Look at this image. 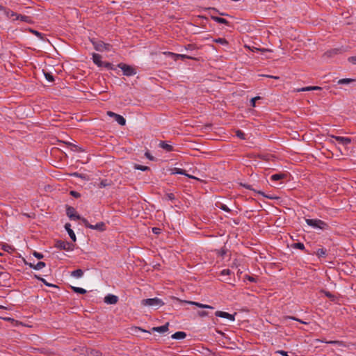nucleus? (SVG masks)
I'll return each mask as SVG.
<instances>
[{
  "label": "nucleus",
  "mask_w": 356,
  "mask_h": 356,
  "mask_svg": "<svg viewBox=\"0 0 356 356\" xmlns=\"http://www.w3.org/2000/svg\"><path fill=\"white\" fill-rule=\"evenodd\" d=\"M330 141L338 145L341 153L343 154L342 152V147L345 149L347 148L351 143V138L349 137L330 136Z\"/></svg>",
  "instance_id": "1"
},
{
  "label": "nucleus",
  "mask_w": 356,
  "mask_h": 356,
  "mask_svg": "<svg viewBox=\"0 0 356 356\" xmlns=\"http://www.w3.org/2000/svg\"><path fill=\"white\" fill-rule=\"evenodd\" d=\"M141 305L149 307L154 309H157L164 305V302L159 298H147L142 300Z\"/></svg>",
  "instance_id": "2"
},
{
  "label": "nucleus",
  "mask_w": 356,
  "mask_h": 356,
  "mask_svg": "<svg viewBox=\"0 0 356 356\" xmlns=\"http://www.w3.org/2000/svg\"><path fill=\"white\" fill-rule=\"evenodd\" d=\"M305 222L307 224L313 227L314 229H325L327 227V225L318 219H305Z\"/></svg>",
  "instance_id": "3"
},
{
  "label": "nucleus",
  "mask_w": 356,
  "mask_h": 356,
  "mask_svg": "<svg viewBox=\"0 0 356 356\" xmlns=\"http://www.w3.org/2000/svg\"><path fill=\"white\" fill-rule=\"evenodd\" d=\"M118 67L120 68L123 72V74L127 76H133L136 74V70L133 67L124 64L120 63Z\"/></svg>",
  "instance_id": "4"
},
{
  "label": "nucleus",
  "mask_w": 356,
  "mask_h": 356,
  "mask_svg": "<svg viewBox=\"0 0 356 356\" xmlns=\"http://www.w3.org/2000/svg\"><path fill=\"white\" fill-rule=\"evenodd\" d=\"M82 222L86 227L92 229L104 231L106 229V225L103 222H99L95 225L90 224L86 218H82Z\"/></svg>",
  "instance_id": "5"
},
{
  "label": "nucleus",
  "mask_w": 356,
  "mask_h": 356,
  "mask_svg": "<svg viewBox=\"0 0 356 356\" xmlns=\"http://www.w3.org/2000/svg\"><path fill=\"white\" fill-rule=\"evenodd\" d=\"M56 247L60 250H64L67 251H72L74 250V245L67 241H57L56 243Z\"/></svg>",
  "instance_id": "6"
},
{
  "label": "nucleus",
  "mask_w": 356,
  "mask_h": 356,
  "mask_svg": "<svg viewBox=\"0 0 356 356\" xmlns=\"http://www.w3.org/2000/svg\"><path fill=\"white\" fill-rule=\"evenodd\" d=\"M67 216L70 218V220H81L82 221V218L79 214L76 213V211L74 207H68L66 209Z\"/></svg>",
  "instance_id": "7"
},
{
  "label": "nucleus",
  "mask_w": 356,
  "mask_h": 356,
  "mask_svg": "<svg viewBox=\"0 0 356 356\" xmlns=\"http://www.w3.org/2000/svg\"><path fill=\"white\" fill-rule=\"evenodd\" d=\"M92 61L93 63L97 65L98 67H102L104 66L107 68H109L111 66V64L109 63H104L102 61V56L98 54H92Z\"/></svg>",
  "instance_id": "8"
},
{
  "label": "nucleus",
  "mask_w": 356,
  "mask_h": 356,
  "mask_svg": "<svg viewBox=\"0 0 356 356\" xmlns=\"http://www.w3.org/2000/svg\"><path fill=\"white\" fill-rule=\"evenodd\" d=\"M93 45H94L95 49L99 51H102L104 50L109 51L110 48H111L110 44L104 43L103 42H93Z\"/></svg>",
  "instance_id": "9"
},
{
  "label": "nucleus",
  "mask_w": 356,
  "mask_h": 356,
  "mask_svg": "<svg viewBox=\"0 0 356 356\" xmlns=\"http://www.w3.org/2000/svg\"><path fill=\"white\" fill-rule=\"evenodd\" d=\"M66 148L70 149V151H72L74 153H84V152H86V150L82 147L78 146L77 145H75V144L67 143Z\"/></svg>",
  "instance_id": "10"
},
{
  "label": "nucleus",
  "mask_w": 356,
  "mask_h": 356,
  "mask_svg": "<svg viewBox=\"0 0 356 356\" xmlns=\"http://www.w3.org/2000/svg\"><path fill=\"white\" fill-rule=\"evenodd\" d=\"M118 301V297L113 294H108L104 298V302L108 305L116 304Z\"/></svg>",
  "instance_id": "11"
},
{
  "label": "nucleus",
  "mask_w": 356,
  "mask_h": 356,
  "mask_svg": "<svg viewBox=\"0 0 356 356\" xmlns=\"http://www.w3.org/2000/svg\"><path fill=\"white\" fill-rule=\"evenodd\" d=\"M215 314L216 316L227 318L231 321H234L235 320L234 315L230 314L225 312L217 311Z\"/></svg>",
  "instance_id": "12"
},
{
  "label": "nucleus",
  "mask_w": 356,
  "mask_h": 356,
  "mask_svg": "<svg viewBox=\"0 0 356 356\" xmlns=\"http://www.w3.org/2000/svg\"><path fill=\"white\" fill-rule=\"evenodd\" d=\"M0 10L3 13V14L8 18V19H11L13 20V18H16L17 17V13L10 10H8V9H6L5 8H3V6H0Z\"/></svg>",
  "instance_id": "13"
},
{
  "label": "nucleus",
  "mask_w": 356,
  "mask_h": 356,
  "mask_svg": "<svg viewBox=\"0 0 356 356\" xmlns=\"http://www.w3.org/2000/svg\"><path fill=\"white\" fill-rule=\"evenodd\" d=\"M159 146L161 148H162L164 150H165L166 152H174L175 151L174 147L170 143H168L165 142V141H161L159 143Z\"/></svg>",
  "instance_id": "14"
},
{
  "label": "nucleus",
  "mask_w": 356,
  "mask_h": 356,
  "mask_svg": "<svg viewBox=\"0 0 356 356\" xmlns=\"http://www.w3.org/2000/svg\"><path fill=\"white\" fill-rule=\"evenodd\" d=\"M168 326H169V323H166L164 325L152 327V331L164 333L168 330Z\"/></svg>",
  "instance_id": "15"
},
{
  "label": "nucleus",
  "mask_w": 356,
  "mask_h": 356,
  "mask_svg": "<svg viewBox=\"0 0 356 356\" xmlns=\"http://www.w3.org/2000/svg\"><path fill=\"white\" fill-rule=\"evenodd\" d=\"M65 228L66 231L67 232L71 239L74 242H75L76 240V235H75L74 231L71 229V225L70 223H66L65 225Z\"/></svg>",
  "instance_id": "16"
},
{
  "label": "nucleus",
  "mask_w": 356,
  "mask_h": 356,
  "mask_svg": "<svg viewBox=\"0 0 356 356\" xmlns=\"http://www.w3.org/2000/svg\"><path fill=\"white\" fill-rule=\"evenodd\" d=\"M185 303H187V304H189V305H195L200 308H204V309H213V307L210 306V305H204V304H202V303H199V302H193V301H188V300H185L184 301Z\"/></svg>",
  "instance_id": "17"
},
{
  "label": "nucleus",
  "mask_w": 356,
  "mask_h": 356,
  "mask_svg": "<svg viewBox=\"0 0 356 356\" xmlns=\"http://www.w3.org/2000/svg\"><path fill=\"white\" fill-rule=\"evenodd\" d=\"M15 20H20L29 24L32 23V19L30 17L18 14L17 15L16 18H13V21Z\"/></svg>",
  "instance_id": "18"
},
{
  "label": "nucleus",
  "mask_w": 356,
  "mask_h": 356,
  "mask_svg": "<svg viewBox=\"0 0 356 356\" xmlns=\"http://www.w3.org/2000/svg\"><path fill=\"white\" fill-rule=\"evenodd\" d=\"M186 337V334L184 332H177L172 335L173 339H183Z\"/></svg>",
  "instance_id": "19"
},
{
  "label": "nucleus",
  "mask_w": 356,
  "mask_h": 356,
  "mask_svg": "<svg viewBox=\"0 0 356 356\" xmlns=\"http://www.w3.org/2000/svg\"><path fill=\"white\" fill-rule=\"evenodd\" d=\"M211 19L218 23V24H228V22L227 19H225V18H222V17H217V16H213V15H211Z\"/></svg>",
  "instance_id": "20"
},
{
  "label": "nucleus",
  "mask_w": 356,
  "mask_h": 356,
  "mask_svg": "<svg viewBox=\"0 0 356 356\" xmlns=\"http://www.w3.org/2000/svg\"><path fill=\"white\" fill-rule=\"evenodd\" d=\"M114 119L120 125L123 126V125H125V124H126L125 118L119 114H117L116 115H115Z\"/></svg>",
  "instance_id": "21"
},
{
  "label": "nucleus",
  "mask_w": 356,
  "mask_h": 356,
  "mask_svg": "<svg viewBox=\"0 0 356 356\" xmlns=\"http://www.w3.org/2000/svg\"><path fill=\"white\" fill-rule=\"evenodd\" d=\"M172 174H180V175H184L190 178H193V179H196L195 177L193 176H191V175H187L186 172H185V170H182V169H180V168H175L172 170Z\"/></svg>",
  "instance_id": "22"
},
{
  "label": "nucleus",
  "mask_w": 356,
  "mask_h": 356,
  "mask_svg": "<svg viewBox=\"0 0 356 356\" xmlns=\"http://www.w3.org/2000/svg\"><path fill=\"white\" fill-rule=\"evenodd\" d=\"M285 177H286V175L285 174L280 173V174L273 175L270 177V179L272 181H278V180L282 179H284Z\"/></svg>",
  "instance_id": "23"
},
{
  "label": "nucleus",
  "mask_w": 356,
  "mask_h": 356,
  "mask_svg": "<svg viewBox=\"0 0 356 356\" xmlns=\"http://www.w3.org/2000/svg\"><path fill=\"white\" fill-rule=\"evenodd\" d=\"M83 272L81 269H77L71 273V275L76 278H80L83 276Z\"/></svg>",
  "instance_id": "24"
},
{
  "label": "nucleus",
  "mask_w": 356,
  "mask_h": 356,
  "mask_svg": "<svg viewBox=\"0 0 356 356\" xmlns=\"http://www.w3.org/2000/svg\"><path fill=\"white\" fill-rule=\"evenodd\" d=\"M72 289L77 293L80 294H85L86 293V290H85L83 288L76 287V286H72Z\"/></svg>",
  "instance_id": "25"
},
{
  "label": "nucleus",
  "mask_w": 356,
  "mask_h": 356,
  "mask_svg": "<svg viewBox=\"0 0 356 356\" xmlns=\"http://www.w3.org/2000/svg\"><path fill=\"white\" fill-rule=\"evenodd\" d=\"M111 181H108L107 179H103L99 184V188H104L106 186H111Z\"/></svg>",
  "instance_id": "26"
},
{
  "label": "nucleus",
  "mask_w": 356,
  "mask_h": 356,
  "mask_svg": "<svg viewBox=\"0 0 356 356\" xmlns=\"http://www.w3.org/2000/svg\"><path fill=\"white\" fill-rule=\"evenodd\" d=\"M213 41L215 42L219 43V44H220L222 45H227V41L225 38H218L214 39Z\"/></svg>",
  "instance_id": "27"
},
{
  "label": "nucleus",
  "mask_w": 356,
  "mask_h": 356,
  "mask_svg": "<svg viewBox=\"0 0 356 356\" xmlns=\"http://www.w3.org/2000/svg\"><path fill=\"white\" fill-rule=\"evenodd\" d=\"M326 254V250L324 248H320L316 251V255L319 257H325Z\"/></svg>",
  "instance_id": "28"
},
{
  "label": "nucleus",
  "mask_w": 356,
  "mask_h": 356,
  "mask_svg": "<svg viewBox=\"0 0 356 356\" xmlns=\"http://www.w3.org/2000/svg\"><path fill=\"white\" fill-rule=\"evenodd\" d=\"M134 168L136 170H142V171H145V170H149V168L147 166L142 165H139V164H135Z\"/></svg>",
  "instance_id": "29"
},
{
  "label": "nucleus",
  "mask_w": 356,
  "mask_h": 356,
  "mask_svg": "<svg viewBox=\"0 0 356 356\" xmlns=\"http://www.w3.org/2000/svg\"><path fill=\"white\" fill-rule=\"evenodd\" d=\"M177 58H181V59H184V58L193 59V57H191V56H189L185 55V54H176L175 57V60H177Z\"/></svg>",
  "instance_id": "30"
},
{
  "label": "nucleus",
  "mask_w": 356,
  "mask_h": 356,
  "mask_svg": "<svg viewBox=\"0 0 356 356\" xmlns=\"http://www.w3.org/2000/svg\"><path fill=\"white\" fill-rule=\"evenodd\" d=\"M45 266V263L42 261H39L36 265L34 266L33 269L35 270H40Z\"/></svg>",
  "instance_id": "31"
},
{
  "label": "nucleus",
  "mask_w": 356,
  "mask_h": 356,
  "mask_svg": "<svg viewBox=\"0 0 356 356\" xmlns=\"http://www.w3.org/2000/svg\"><path fill=\"white\" fill-rule=\"evenodd\" d=\"M236 136L241 140L245 139V134L241 130L236 131Z\"/></svg>",
  "instance_id": "32"
},
{
  "label": "nucleus",
  "mask_w": 356,
  "mask_h": 356,
  "mask_svg": "<svg viewBox=\"0 0 356 356\" xmlns=\"http://www.w3.org/2000/svg\"><path fill=\"white\" fill-rule=\"evenodd\" d=\"M293 247L294 248H298V249H300V250H304V249H305V245H304V244H303V243H294V244L293 245Z\"/></svg>",
  "instance_id": "33"
},
{
  "label": "nucleus",
  "mask_w": 356,
  "mask_h": 356,
  "mask_svg": "<svg viewBox=\"0 0 356 356\" xmlns=\"http://www.w3.org/2000/svg\"><path fill=\"white\" fill-rule=\"evenodd\" d=\"M351 81L350 79H342L338 81L339 84H348Z\"/></svg>",
  "instance_id": "34"
},
{
  "label": "nucleus",
  "mask_w": 356,
  "mask_h": 356,
  "mask_svg": "<svg viewBox=\"0 0 356 356\" xmlns=\"http://www.w3.org/2000/svg\"><path fill=\"white\" fill-rule=\"evenodd\" d=\"M2 248L3 250H5L6 252H10L13 250V248L10 245H7V244L3 245Z\"/></svg>",
  "instance_id": "35"
},
{
  "label": "nucleus",
  "mask_w": 356,
  "mask_h": 356,
  "mask_svg": "<svg viewBox=\"0 0 356 356\" xmlns=\"http://www.w3.org/2000/svg\"><path fill=\"white\" fill-rule=\"evenodd\" d=\"M312 86H308L305 88H301L298 90V92H304V91H310L312 90Z\"/></svg>",
  "instance_id": "36"
},
{
  "label": "nucleus",
  "mask_w": 356,
  "mask_h": 356,
  "mask_svg": "<svg viewBox=\"0 0 356 356\" xmlns=\"http://www.w3.org/2000/svg\"><path fill=\"white\" fill-rule=\"evenodd\" d=\"M218 207H220V209H221L222 210H223L225 211L228 212L230 211V209L225 204H220V205Z\"/></svg>",
  "instance_id": "37"
},
{
  "label": "nucleus",
  "mask_w": 356,
  "mask_h": 356,
  "mask_svg": "<svg viewBox=\"0 0 356 356\" xmlns=\"http://www.w3.org/2000/svg\"><path fill=\"white\" fill-rule=\"evenodd\" d=\"M348 61L354 65H356V55L349 57Z\"/></svg>",
  "instance_id": "38"
},
{
  "label": "nucleus",
  "mask_w": 356,
  "mask_h": 356,
  "mask_svg": "<svg viewBox=\"0 0 356 356\" xmlns=\"http://www.w3.org/2000/svg\"><path fill=\"white\" fill-rule=\"evenodd\" d=\"M231 273V270L229 269H224L221 271L222 275H229Z\"/></svg>",
  "instance_id": "39"
},
{
  "label": "nucleus",
  "mask_w": 356,
  "mask_h": 356,
  "mask_svg": "<svg viewBox=\"0 0 356 356\" xmlns=\"http://www.w3.org/2000/svg\"><path fill=\"white\" fill-rule=\"evenodd\" d=\"M260 97H254V98H252L251 100H250V104L252 106H255V102L257 99H259Z\"/></svg>",
  "instance_id": "40"
},
{
  "label": "nucleus",
  "mask_w": 356,
  "mask_h": 356,
  "mask_svg": "<svg viewBox=\"0 0 356 356\" xmlns=\"http://www.w3.org/2000/svg\"><path fill=\"white\" fill-rule=\"evenodd\" d=\"M33 255H34L36 258H38V259H42V258H43V255H42L41 253H39V252H33Z\"/></svg>",
  "instance_id": "41"
},
{
  "label": "nucleus",
  "mask_w": 356,
  "mask_h": 356,
  "mask_svg": "<svg viewBox=\"0 0 356 356\" xmlns=\"http://www.w3.org/2000/svg\"><path fill=\"white\" fill-rule=\"evenodd\" d=\"M45 77H46L47 80L49 81H54L53 76L49 74H45Z\"/></svg>",
  "instance_id": "42"
},
{
  "label": "nucleus",
  "mask_w": 356,
  "mask_h": 356,
  "mask_svg": "<svg viewBox=\"0 0 356 356\" xmlns=\"http://www.w3.org/2000/svg\"><path fill=\"white\" fill-rule=\"evenodd\" d=\"M163 54L165 55H167L168 56H170V57L173 58L174 59H175V55H176V54L172 53V52H170V51L164 52Z\"/></svg>",
  "instance_id": "43"
},
{
  "label": "nucleus",
  "mask_w": 356,
  "mask_h": 356,
  "mask_svg": "<svg viewBox=\"0 0 356 356\" xmlns=\"http://www.w3.org/2000/svg\"><path fill=\"white\" fill-rule=\"evenodd\" d=\"M91 356H99L100 353L97 350H92L90 353Z\"/></svg>",
  "instance_id": "44"
},
{
  "label": "nucleus",
  "mask_w": 356,
  "mask_h": 356,
  "mask_svg": "<svg viewBox=\"0 0 356 356\" xmlns=\"http://www.w3.org/2000/svg\"><path fill=\"white\" fill-rule=\"evenodd\" d=\"M40 280L47 286L56 287V285L49 284L44 279L41 278Z\"/></svg>",
  "instance_id": "45"
},
{
  "label": "nucleus",
  "mask_w": 356,
  "mask_h": 356,
  "mask_svg": "<svg viewBox=\"0 0 356 356\" xmlns=\"http://www.w3.org/2000/svg\"><path fill=\"white\" fill-rule=\"evenodd\" d=\"M160 231L161 229L159 228H157V227H153L152 228V232L156 234H158L160 233Z\"/></svg>",
  "instance_id": "46"
},
{
  "label": "nucleus",
  "mask_w": 356,
  "mask_h": 356,
  "mask_svg": "<svg viewBox=\"0 0 356 356\" xmlns=\"http://www.w3.org/2000/svg\"><path fill=\"white\" fill-rule=\"evenodd\" d=\"M167 197H168V200H172L175 199V195L172 193H169V194L167 195Z\"/></svg>",
  "instance_id": "47"
},
{
  "label": "nucleus",
  "mask_w": 356,
  "mask_h": 356,
  "mask_svg": "<svg viewBox=\"0 0 356 356\" xmlns=\"http://www.w3.org/2000/svg\"><path fill=\"white\" fill-rule=\"evenodd\" d=\"M107 115L109 116V117H111V118H115V115H117V113H115L112 111H108L107 112Z\"/></svg>",
  "instance_id": "48"
},
{
  "label": "nucleus",
  "mask_w": 356,
  "mask_h": 356,
  "mask_svg": "<svg viewBox=\"0 0 356 356\" xmlns=\"http://www.w3.org/2000/svg\"><path fill=\"white\" fill-rule=\"evenodd\" d=\"M287 318L298 321L300 322L301 323H304V324H306V323H305V322H304V321H302L301 320L298 319V318H294V317H287Z\"/></svg>",
  "instance_id": "49"
},
{
  "label": "nucleus",
  "mask_w": 356,
  "mask_h": 356,
  "mask_svg": "<svg viewBox=\"0 0 356 356\" xmlns=\"http://www.w3.org/2000/svg\"><path fill=\"white\" fill-rule=\"evenodd\" d=\"M247 279H248L249 281L252 282H255V278H254V277H251V276H247Z\"/></svg>",
  "instance_id": "50"
},
{
  "label": "nucleus",
  "mask_w": 356,
  "mask_h": 356,
  "mask_svg": "<svg viewBox=\"0 0 356 356\" xmlns=\"http://www.w3.org/2000/svg\"><path fill=\"white\" fill-rule=\"evenodd\" d=\"M194 49V47H193V44H188V45L186 47V49H187V50H188V49L192 50V49Z\"/></svg>",
  "instance_id": "51"
},
{
  "label": "nucleus",
  "mask_w": 356,
  "mask_h": 356,
  "mask_svg": "<svg viewBox=\"0 0 356 356\" xmlns=\"http://www.w3.org/2000/svg\"><path fill=\"white\" fill-rule=\"evenodd\" d=\"M32 31V33H33L35 35H37V36H40V37L41 36V33H39L38 31Z\"/></svg>",
  "instance_id": "52"
},
{
  "label": "nucleus",
  "mask_w": 356,
  "mask_h": 356,
  "mask_svg": "<svg viewBox=\"0 0 356 356\" xmlns=\"http://www.w3.org/2000/svg\"><path fill=\"white\" fill-rule=\"evenodd\" d=\"M199 315L201 316H204L207 315V313L206 312H199Z\"/></svg>",
  "instance_id": "53"
},
{
  "label": "nucleus",
  "mask_w": 356,
  "mask_h": 356,
  "mask_svg": "<svg viewBox=\"0 0 356 356\" xmlns=\"http://www.w3.org/2000/svg\"><path fill=\"white\" fill-rule=\"evenodd\" d=\"M324 293H325V295L327 297H329V298L332 297V294H331L330 292H328V291H325Z\"/></svg>",
  "instance_id": "54"
},
{
  "label": "nucleus",
  "mask_w": 356,
  "mask_h": 356,
  "mask_svg": "<svg viewBox=\"0 0 356 356\" xmlns=\"http://www.w3.org/2000/svg\"><path fill=\"white\" fill-rule=\"evenodd\" d=\"M71 194H72V195H74V197H78V196H79V193H76V192H74V191H72V192H71Z\"/></svg>",
  "instance_id": "55"
},
{
  "label": "nucleus",
  "mask_w": 356,
  "mask_h": 356,
  "mask_svg": "<svg viewBox=\"0 0 356 356\" xmlns=\"http://www.w3.org/2000/svg\"><path fill=\"white\" fill-rule=\"evenodd\" d=\"M312 90H321V88L318 87V86H312Z\"/></svg>",
  "instance_id": "56"
},
{
  "label": "nucleus",
  "mask_w": 356,
  "mask_h": 356,
  "mask_svg": "<svg viewBox=\"0 0 356 356\" xmlns=\"http://www.w3.org/2000/svg\"><path fill=\"white\" fill-rule=\"evenodd\" d=\"M74 175L76 177H79L81 178H84V176L82 175H79L78 173H74Z\"/></svg>",
  "instance_id": "57"
},
{
  "label": "nucleus",
  "mask_w": 356,
  "mask_h": 356,
  "mask_svg": "<svg viewBox=\"0 0 356 356\" xmlns=\"http://www.w3.org/2000/svg\"><path fill=\"white\" fill-rule=\"evenodd\" d=\"M145 156H150V154L147 152L145 153Z\"/></svg>",
  "instance_id": "58"
},
{
  "label": "nucleus",
  "mask_w": 356,
  "mask_h": 356,
  "mask_svg": "<svg viewBox=\"0 0 356 356\" xmlns=\"http://www.w3.org/2000/svg\"><path fill=\"white\" fill-rule=\"evenodd\" d=\"M29 266H30V267H31V268H33V267H34V266H35V265H34V264H29Z\"/></svg>",
  "instance_id": "59"
},
{
  "label": "nucleus",
  "mask_w": 356,
  "mask_h": 356,
  "mask_svg": "<svg viewBox=\"0 0 356 356\" xmlns=\"http://www.w3.org/2000/svg\"><path fill=\"white\" fill-rule=\"evenodd\" d=\"M3 266H0V273H1V270H3Z\"/></svg>",
  "instance_id": "60"
},
{
  "label": "nucleus",
  "mask_w": 356,
  "mask_h": 356,
  "mask_svg": "<svg viewBox=\"0 0 356 356\" xmlns=\"http://www.w3.org/2000/svg\"><path fill=\"white\" fill-rule=\"evenodd\" d=\"M0 309H6V307L3 305H0Z\"/></svg>",
  "instance_id": "61"
},
{
  "label": "nucleus",
  "mask_w": 356,
  "mask_h": 356,
  "mask_svg": "<svg viewBox=\"0 0 356 356\" xmlns=\"http://www.w3.org/2000/svg\"><path fill=\"white\" fill-rule=\"evenodd\" d=\"M149 158L150 159V160L153 161L154 157L151 156V157H149Z\"/></svg>",
  "instance_id": "62"
},
{
  "label": "nucleus",
  "mask_w": 356,
  "mask_h": 356,
  "mask_svg": "<svg viewBox=\"0 0 356 356\" xmlns=\"http://www.w3.org/2000/svg\"><path fill=\"white\" fill-rule=\"evenodd\" d=\"M245 187H246L247 188H250L249 186H245V185H243Z\"/></svg>",
  "instance_id": "63"
},
{
  "label": "nucleus",
  "mask_w": 356,
  "mask_h": 356,
  "mask_svg": "<svg viewBox=\"0 0 356 356\" xmlns=\"http://www.w3.org/2000/svg\"><path fill=\"white\" fill-rule=\"evenodd\" d=\"M143 332H148L147 331H146L145 330H141Z\"/></svg>",
  "instance_id": "64"
}]
</instances>
